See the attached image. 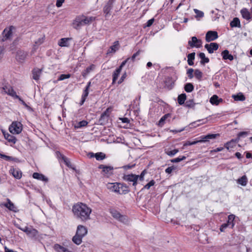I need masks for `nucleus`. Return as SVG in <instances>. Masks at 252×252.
<instances>
[{
    "label": "nucleus",
    "instance_id": "f257e3e1",
    "mask_svg": "<svg viewBox=\"0 0 252 252\" xmlns=\"http://www.w3.org/2000/svg\"><path fill=\"white\" fill-rule=\"evenodd\" d=\"M72 212L76 219L86 221L90 219L92 209L84 203H78L73 206Z\"/></svg>",
    "mask_w": 252,
    "mask_h": 252
},
{
    "label": "nucleus",
    "instance_id": "f03ea898",
    "mask_svg": "<svg viewBox=\"0 0 252 252\" xmlns=\"http://www.w3.org/2000/svg\"><path fill=\"white\" fill-rule=\"evenodd\" d=\"M95 20V17L93 16L87 17L84 15L77 16L72 23L73 27L76 29H79L81 27L91 24Z\"/></svg>",
    "mask_w": 252,
    "mask_h": 252
},
{
    "label": "nucleus",
    "instance_id": "7ed1b4c3",
    "mask_svg": "<svg viewBox=\"0 0 252 252\" xmlns=\"http://www.w3.org/2000/svg\"><path fill=\"white\" fill-rule=\"evenodd\" d=\"M107 188L112 191L120 194H126L129 191L128 187L126 185L118 183H108Z\"/></svg>",
    "mask_w": 252,
    "mask_h": 252
},
{
    "label": "nucleus",
    "instance_id": "20e7f679",
    "mask_svg": "<svg viewBox=\"0 0 252 252\" xmlns=\"http://www.w3.org/2000/svg\"><path fill=\"white\" fill-rule=\"evenodd\" d=\"M220 136L219 134H208L206 135H202L199 138V139L196 140L195 141L190 142V141H187L184 144V146H189L196 144L198 143H206L209 142L210 140L216 139L217 137Z\"/></svg>",
    "mask_w": 252,
    "mask_h": 252
},
{
    "label": "nucleus",
    "instance_id": "39448f33",
    "mask_svg": "<svg viewBox=\"0 0 252 252\" xmlns=\"http://www.w3.org/2000/svg\"><path fill=\"white\" fill-rule=\"evenodd\" d=\"M98 168L102 170L101 174L104 176L109 177L113 174L114 167L112 166L100 164Z\"/></svg>",
    "mask_w": 252,
    "mask_h": 252
},
{
    "label": "nucleus",
    "instance_id": "423d86ee",
    "mask_svg": "<svg viewBox=\"0 0 252 252\" xmlns=\"http://www.w3.org/2000/svg\"><path fill=\"white\" fill-rule=\"evenodd\" d=\"M110 213L113 217L124 223H127L128 218L126 216L122 215L118 211L114 209L110 210Z\"/></svg>",
    "mask_w": 252,
    "mask_h": 252
},
{
    "label": "nucleus",
    "instance_id": "0eeeda50",
    "mask_svg": "<svg viewBox=\"0 0 252 252\" xmlns=\"http://www.w3.org/2000/svg\"><path fill=\"white\" fill-rule=\"evenodd\" d=\"M191 39V40H189L188 41V45L189 47H187V49H190L193 47L198 48L202 46V42L201 39H197L196 36H193Z\"/></svg>",
    "mask_w": 252,
    "mask_h": 252
},
{
    "label": "nucleus",
    "instance_id": "6e6552de",
    "mask_svg": "<svg viewBox=\"0 0 252 252\" xmlns=\"http://www.w3.org/2000/svg\"><path fill=\"white\" fill-rule=\"evenodd\" d=\"M139 178V175L131 174L126 175L124 176V179L128 182H132V185L135 186Z\"/></svg>",
    "mask_w": 252,
    "mask_h": 252
},
{
    "label": "nucleus",
    "instance_id": "1a4fd4ad",
    "mask_svg": "<svg viewBox=\"0 0 252 252\" xmlns=\"http://www.w3.org/2000/svg\"><path fill=\"white\" fill-rule=\"evenodd\" d=\"M218 38V32L216 31H208L205 36V40L207 42L214 41Z\"/></svg>",
    "mask_w": 252,
    "mask_h": 252
},
{
    "label": "nucleus",
    "instance_id": "9d476101",
    "mask_svg": "<svg viewBox=\"0 0 252 252\" xmlns=\"http://www.w3.org/2000/svg\"><path fill=\"white\" fill-rule=\"evenodd\" d=\"M4 93L10 95L14 98H19V95H17L16 92L10 87L4 86L2 88Z\"/></svg>",
    "mask_w": 252,
    "mask_h": 252
},
{
    "label": "nucleus",
    "instance_id": "9b49d317",
    "mask_svg": "<svg viewBox=\"0 0 252 252\" xmlns=\"http://www.w3.org/2000/svg\"><path fill=\"white\" fill-rule=\"evenodd\" d=\"M205 48L207 50L209 53L212 54L214 53V51H216L219 48V45L215 42H212L210 44H206L205 45Z\"/></svg>",
    "mask_w": 252,
    "mask_h": 252
},
{
    "label": "nucleus",
    "instance_id": "f8f14e48",
    "mask_svg": "<svg viewBox=\"0 0 252 252\" xmlns=\"http://www.w3.org/2000/svg\"><path fill=\"white\" fill-rule=\"evenodd\" d=\"M240 13L242 17L246 20L250 21V20H252V16L247 8H242L240 11Z\"/></svg>",
    "mask_w": 252,
    "mask_h": 252
},
{
    "label": "nucleus",
    "instance_id": "ddd939ff",
    "mask_svg": "<svg viewBox=\"0 0 252 252\" xmlns=\"http://www.w3.org/2000/svg\"><path fill=\"white\" fill-rule=\"evenodd\" d=\"M87 229L84 226L79 225L77 226L76 234L78 235L83 238L87 234Z\"/></svg>",
    "mask_w": 252,
    "mask_h": 252
},
{
    "label": "nucleus",
    "instance_id": "4468645a",
    "mask_svg": "<svg viewBox=\"0 0 252 252\" xmlns=\"http://www.w3.org/2000/svg\"><path fill=\"white\" fill-rule=\"evenodd\" d=\"M45 36L43 35V36L39 38L37 40H36L33 45L32 49L31 51L32 53H34L36 50L38 49L39 46H40L41 44H42L44 41Z\"/></svg>",
    "mask_w": 252,
    "mask_h": 252
},
{
    "label": "nucleus",
    "instance_id": "2eb2a0df",
    "mask_svg": "<svg viewBox=\"0 0 252 252\" xmlns=\"http://www.w3.org/2000/svg\"><path fill=\"white\" fill-rule=\"evenodd\" d=\"M28 53L27 52L20 50L17 52L16 59L20 62H23L27 58Z\"/></svg>",
    "mask_w": 252,
    "mask_h": 252
},
{
    "label": "nucleus",
    "instance_id": "dca6fc26",
    "mask_svg": "<svg viewBox=\"0 0 252 252\" xmlns=\"http://www.w3.org/2000/svg\"><path fill=\"white\" fill-rule=\"evenodd\" d=\"M113 1L112 0H109L106 5L103 8V12L105 14V16H107L108 14H110V12L113 7Z\"/></svg>",
    "mask_w": 252,
    "mask_h": 252
},
{
    "label": "nucleus",
    "instance_id": "f3484780",
    "mask_svg": "<svg viewBox=\"0 0 252 252\" xmlns=\"http://www.w3.org/2000/svg\"><path fill=\"white\" fill-rule=\"evenodd\" d=\"M14 29L13 26H10L8 28H6L3 31V36L4 40H6L10 37L12 35V31ZM4 40V39H3Z\"/></svg>",
    "mask_w": 252,
    "mask_h": 252
},
{
    "label": "nucleus",
    "instance_id": "a211bd4d",
    "mask_svg": "<svg viewBox=\"0 0 252 252\" xmlns=\"http://www.w3.org/2000/svg\"><path fill=\"white\" fill-rule=\"evenodd\" d=\"M221 55L223 60H228L231 61L234 59L233 56L231 54H229L228 50H224L223 51L221 52Z\"/></svg>",
    "mask_w": 252,
    "mask_h": 252
},
{
    "label": "nucleus",
    "instance_id": "6ab92c4d",
    "mask_svg": "<svg viewBox=\"0 0 252 252\" xmlns=\"http://www.w3.org/2000/svg\"><path fill=\"white\" fill-rule=\"evenodd\" d=\"M41 69H39L37 68H34L32 71V78L35 80H38L41 75Z\"/></svg>",
    "mask_w": 252,
    "mask_h": 252
},
{
    "label": "nucleus",
    "instance_id": "aec40b11",
    "mask_svg": "<svg viewBox=\"0 0 252 252\" xmlns=\"http://www.w3.org/2000/svg\"><path fill=\"white\" fill-rule=\"evenodd\" d=\"M7 203L2 204V205L8 208L10 211L16 212L17 209L14 204L9 199L7 198Z\"/></svg>",
    "mask_w": 252,
    "mask_h": 252
},
{
    "label": "nucleus",
    "instance_id": "412c9836",
    "mask_svg": "<svg viewBox=\"0 0 252 252\" xmlns=\"http://www.w3.org/2000/svg\"><path fill=\"white\" fill-rule=\"evenodd\" d=\"M222 98H219L218 96L214 94L210 99V102L213 105H218L220 102L222 101Z\"/></svg>",
    "mask_w": 252,
    "mask_h": 252
},
{
    "label": "nucleus",
    "instance_id": "4be33fe9",
    "mask_svg": "<svg viewBox=\"0 0 252 252\" xmlns=\"http://www.w3.org/2000/svg\"><path fill=\"white\" fill-rule=\"evenodd\" d=\"M238 142V139H232L229 142H227L225 144L224 147L227 150H229L230 148H233L236 146V143Z\"/></svg>",
    "mask_w": 252,
    "mask_h": 252
},
{
    "label": "nucleus",
    "instance_id": "5701e85b",
    "mask_svg": "<svg viewBox=\"0 0 252 252\" xmlns=\"http://www.w3.org/2000/svg\"><path fill=\"white\" fill-rule=\"evenodd\" d=\"M95 66L94 64H91L90 66L86 68L82 73V75L84 78L86 76L95 69Z\"/></svg>",
    "mask_w": 252,
    "mask_h": 252
},
{
    "label": "nucleus",
    "instance_id": "b1692460",
    "mask_svg": "<svg viewBox=\"0 0 252 252\" xmlns=\"http://www.w3.org/2000/svg\"><path fill=\"white\" fill-rule=\"evenodd\" d=\"M32 177L34 179L43 181L45 182H47L48 181V178L46 177L44 175L37 172L34 173L32 175Z\"/></svg>",
    "mask_w": 252,
    "mask_h": 252
},
{
    "label": "nucleus",
    "instance_id": "393cba45",
    "mask_svg": "<svg viewBox=\"0 0 252 252\" xmlns=\"http://www.w3.org/2000/svg\"><path fill=\"white\" fill-rule=\"evenodd\" d=\"M54 249L57 252H72L67 248H64L59 244L55 245Z\"/></svg>",
    "mask_w": 252,
    "mask_h": 252
},
{
    "label": "nucleus",
    "instance_id": "a878e982",
    "mask_svg": "<svg viewBox=\"0 0 252 252\" xmlns=\"http://www.w3.org/2000/svg\"><path fill=\"white\" fill-rule=\"evenodd\" d=\"M195 53L194 52L188 55V63L189 65H193L194 64L193 60L195 58Z\"/></svg>",
    "mask_w": 252,
    "mask_h": 252
},
{
    "label": "nucleus",
    "instance_id": "bb28decb",
    "mask_svg": "<svg viewBox=\"0 0 252 252\" xmlns=\"http://www.w3.org/2000/svg\"><path fill=\"white\" fill-rule=\"evenodd\" d=\"M237 182L238 184L243 186H246L248 183V179L247 176L246 175L243 176L242 177L237 180Z\"/></svg>",
    "mask_w": 252,
    "mask_h": 252
},
{
    "label": "nucleus",
    "instance_id": "cd10ccee",
    "mask_svg": "<svg viewBox=\"0 0 252 252\" xmlns=\"http://www.w3.org/2000/svg\"><path fill=\"white\" fill-rule=\"evenodd\" d=\"M13 176L17 179H20L22 177V172L19 169H13L11 170Z\"/></svg>",
    "mask_w": 252,
    "mask_h": 252
},
{
    "label": "nucleus",
    "instance_id": "c85d7f7f",
    "mask_svg": "<svg viewBox=\"0 0 252 252\" xmlns=\"http://www.w3.org/2000/svg\"><path fill=\"white\" fill-rule=\"evenodd\" d=\"M198 56L201 59V64H204L206 63H209V59L208 58L205 57V55L204 53H200Z\"/></svg>",
    "mask_w": 252,
    "mask_h": 252
},
{
    "label": "nucleus",
    "instance_id": "c756f323",
    "mask_svg": "<svg viewBox=\"0 0 252 252\" xmlns=\"http://www.w3.org/2000/svg\"><path fill=\"white\" fill-rule=\"evenodd\" d=\"M4 138L7 140L9 142H12L13 143H15L16 139L15 137L8 133H5L3 132Z\"/></svg>",
    "mask_w": 252,
    "mask_h": 252
},
{
    "label": "nucleus",
    "instance_id": "7c9ffc66",
    "mask_svg": "<svg viewBox=\"0 0 252 252\" xmlns=\"http://www.w3.org/2000/svg\"><path fill=\"white\" fill-rule=\"evenodd\" d=\"M9 130L12 134H19L22 131V127H9Z\"/></svg>",
    "mask_w": 252,
    "mask_h": 252
},
{
    "label": "nucleus",
    "instance_id": "2f4dec72",
    "mask_svg": "<svg viewBox=\"0 0 252 252\" xmlns=\"http://www.w3.org/2000/svg\"><path fill=\"white\" fill-rule=\"evenodd\" d=\"M235 215H230L228 217V220L227 221V223L230 226V227L233 228L235 225L234 222V220L235 219Z\"/></svg>",
    "mask_w": 252,
    "mask_h": 252
},
{
    "label": "nucleus",
    "instance_id": "473e14b6",
    "mask_svg": "<svg viewBox=\"0 0 252 252\" xmlns=\"http://www.w3.org/2000/svg\"><path fill=\"white\" fill-rule=\"evenodd\" d=\"M82 238L83 237L75 234V235L73 237L72 240L74 243L79 245L81 244L82 242Z\"/></svg>",
    "mask_w": 252,
    "mask_h": 252
},
{
    "label": "nucleus",
    "instance_id": "72a5a7b5",
    "mask_svg": "<svg viewBox=\"0 0 252 252\" xmlns=\"http://www.w3.org/2000/svg\"><path fill=\"white\" fill-rule=\"evenodd\" d=\"M69 40V38H63L60 40L58 44L61 47H67L68 46V41Z\"/></svg>",
    "mask_w": 252,
    "mask_h": 252
},
{
    "label": "nucleus",
    "instance_id": "f704fd0d",
    "mask_svg": "<svg viewBox=\"0 0 252 252\" xmlns=\"http://www.w3.org/2000/svg\"><path fill=\"white\" fill-rule=\"evenodd\" d=\"M230 26L231 27H240V21L238 18L235 17L230 22Z\"/></svg>",
    "mask_w": 252,
    "mask_h": 252
},
{
    "label": "nucleus",
    "instance_id": "c9c22d12",
    "mask_svg": "<svg viewBox=\"0 0 252 252\" xmlns=\"http://www.w3.org/2000/svg\"><path fill=\"white\" fill-rule=\"evenodd\" d=\"M28 235L31 238H35L38 236V232L36 229L31 228Z\"/></svg>",
    "mask_w": 252,
    "mask_h": 252
},
{
    "label": "nucleus",
    "instance_id": "e433bc0d",
    "mask_svg": "<svg viewBox=\"0 0 252 252\" xmlns=\"http://www.w3.org/2000/svg\"><path fill=\"white\" fill-rule=\"evenodd\" d=\"M88 94H89V89H88L87 88H85V89L84 90V91L83 92V94L82 95L81 100L80 102V105H82L83 104V103L85 101L87 97L88 96Z\"/></svg>",
    "mask_w": 252,
    "mask_h": 252
},
{
    "label": "nucleus",
    "instance_id": "4c0bfd02",
    "mask_svg": "<svg viewBox=\"0 0 252 252\" xmlns=\"http://www.w3.org/2000/svg\"><path fill=\"white\" fill-rule=\"evenodd\" d=\"M109 120V117L101 114L99 119V124L100 125H105L107 124Z\"/></svg>",
    "mask_w": 252,
    "mask_h": 252
},
{
    "label": "nucleus",
    "instance_id": "58836bf2",
    "mask_svg": "<svg viewBox=\"0 0 252 252\" xmlns=\"http://www.w3.org/2000/svg\"><path fill=\"white\" fill-rule=\"evenodd\" d=\"M186 99V94H182L179 95L178 97V102L180 105H182L185 103Z\"/></svg>",
    "mask_w": 252,
    "mask_h": 252
},
{
    "label": "nucleus",
    "instance_id": "ea45409f",
    "mask_svg": "<svg viewBox=\"0 0 252 252\" xmlns=\"http://www.w3.org/2000/svg\"><path fill=\"white\" fill-rule=\"evenodd\" d=\"M121 72V70L119 68H117L115 70V71L114 72V73L113 74V80H112L113 84L115 83L116 81L117 80L118 77L119 76Z\"/></svg>",
    "mask_w": 252,
    "mask_h": 252
},
{
    "label": "nucleus",
    "instance_id": "a19ab883",
    "mask_svg": "<svg viewBox=\"0 0 252 252\" xmlns=\"http://www.w3.org/2000/svg\"><path fill=\"white\" fill-rule=\"evenodd\" d=\"M184 89L187 93H190L193 90L194 87L191 83H188L185 85Z\"/></svg>",
    "mask_w": 252,
    "mask_h": 252
},
{
    "label": "nucleus",
    "instance_id": "79ce46f5",
    "mask_svg": "<svg viewBox=\"0 0 252 252\" xmlns=\"http://www.w3.org/2000/svg\"><path fill=\"white\" fill-rule=\"evenodd\" d=\"M233 97L234 100L236 101H243L245 99V96L242 93H239L237 95H234Z\"/></svg>",
    "mask_w": 252,
    "mask_h": 252
},
{
    "label": "nucleus",
    "instance_id": "37998d69",
    "mask_svg": "<svg viewBox=\"0 0 252 252\" xmlns=\"http://www.w3.org/2000/svg\"><path fill=\"white\" fill-rule=\"evenodd\" d=\"M95 158L97 160H101L104 159L106 156L104 153L100 152L95 154Z\"/></svg>",
    "mask_w": 252,
    "mask_h": 252
},
{
    "label": "nucleus",
    "instance_id": "c03bdc74",
    "mask_svg": "<svg viewBox=\"0 0 252 252\" xmlns=\"http://www.w3.org/2000/svg\"><path fill=\"white\" fill-rule=\"evenodd\" d=\"M118 123H123V124H129L130 122V120L127 118H119L118 121Z\"/></svg>",
    "mask_w": 252,
    "mask_h": 252
},
{
    "label": "nucleus",
    "instance_id": "a18cd8bd",
    "mask_svg": "<svg viewBox=\"0 0 252 252\" xmlns=\"http://www.w3.org/2000/svg\"><path fill=\"white\" fill-rule=\"evenodd\" d=\"M171 117V115L170 114H166L164 115L163 116H162L160 120L158 122L159 125H164L163 122L168 118H170Z\"/></svg>",
    "mask_w": 252,
    "mask_h": 252
},
{
    "label": "nucleus",
    "instance_id": "49530a36",
    "mask_svg": "<svg viewBox=\"0 0 252 252\" xmlns=\"http://www.w3.org/2000/svg\"><path fill=\"white\" fill-rule=\"evenodd\" d=\"M140 52V51L139 50L137 52L134 53L132 56L131 57H129V58H127V59H129V62L130 63H133L135 61L136 57L139 55Z\"/></svg>",
    "mask_w": 252,
    "mask_h": 252
},
{
    "label": "nucleus",
    "instance_id": "de8ad7c7",
    "mask_svg": "<svg viewBox=\"0 0 252 252\" xmlns=\"http://www.w3.org/2000/svg\"><path fill=\"white\" fill-rule=\"evenodd\" d=\"M194 76L199 80H201L202 77V72L198 69H195L194 71Z\"/></svg>",
    "mask_w": 252,
    "mask_h": 252
},
{
    "label": "nucleus",
    "instance_id": "09e8293b",
    "mask_svg": "<svg viewBox=\"0 0 252 252\" xmlns=\"http://www.w3.org/2000/svg\"><path fill=\"white\" fill-rule=\"evenodd\" d=\"M119 45V41H116L114 43V45L110 47V49L111 50V52H115L118 49V46Z\"/></svg>",
    "mask_w": 252,
    "mask_h": 252
},
{
    "label": "nucleus",
    "instance_id": "8fccbe9b",
    "mask_svg": "<svg viewBox=\"0 0 252 252\" xmlns=\"http://www.w3.org/2000/svg\"><path fill=\"white\" fill-rule=\"evenodd\" d=\"M0 158L5 159L7 161H13L15 160V158L12 157L8 156L3 154H0Z\"/></svg>",
    "mask_w": 252,
    "mask_h": 252
},
{
    "label": "nucleus",
    "instance_id": "3c124183",
    "mask_svg": "<svg viewBox=\"0 0 252 252\" xmlns=\"http://www.w3.org/2000/svg\"><path fill=\"white\" fill-rule=\"evenodd\" d=\"M70 74H62L61 75H60V76H59L58 80V81H62V80H63L65 79H67V78H69L70 77Z\"/></svg>",
    "mask_w": 252,
    "mask_h": 252
},
{
    "label": "nucleus",
    "instance_id": "603ef678",
    "mask_svg": "<svg viewBox=\"0 0 252 252\" xmlns=\"http://www.w3.org/2000/svg\"><path fill=\"white\" fill-rule=\"evenodd\" d=\"M62 159L63 160L64 162L65 163L66 166H67L68 167H71V163L69 159L64 156H62Z\"/></svg>",
    "mask_w": 252,
    "mask_h": 252
},
{
    "label": "nucleus",
    "instance_id": "864d4df0",
    "mask_svg": "<svg viewBox=\"0 0 252 252\" xmlns=\"http://www.w3.org/2000/svg\"><path fill=\"white\" fill-rule=\"evenodd\" d=\"M249 134V132L247 131H243L239 132L237 135V138L236 139H238V141L239 140L241 137H244L247 136Z\"/></svg>",
    "mask_w": 252,
    "mask_h": 252
},
{
    "label": "nucleus",
    "instance_id": "5fc2aeb1",
    "mask_svg": "<svg viewBox=\"0 0 252 252\" xmlns=\"http://www.w3.org/2000/svg\"><path fill=\"white\" fill-rule=\"evenodd\" d=\"M112 111V107H108L107 108L106 110L102 114L103 115L107 116L108 117H109V115L111 113V112Z\"/></svg>",
    "mask_w": 252,
    "mask_h": 252
},
{
    "label": "nucleus",
    "instance_id": "6e6d98bb",
    "mask_svg": "<svg viewBox=\"0 0 252 252\" xmlns=\"http://www.w3.org/2000/svg\"><path fill=\"white\" fill-rule=\"evenodd\" d=\"M194 11L195 13L196 14V17L201 18V17H203L204 16V13L202 11H200L196 9H194Z\"/></svg>",
    "mask_w": 252,
    "mask_h": 252
},
{
    "label": "nucleus",
    "instance_id": "4d7b16f0",
    "mask_svg": "<svg viewBox=\"0 0 252 252\" xmlns=\"http://www.w3.org/2000/svg\"><path fill=\"white\" fill-rule=\"evenodd\" d=\"M186 157L185 156L180 157L177 158H174L171 160L172 162H179L185 159H186Z\"/></svg>",
    "mask_w": 252,
    "mask_h": 252
},
{
    "label": "nucleus",
    "instance_id": "13d9d810",
    "mask_svg": "<svg viewBox=\"0 0 252 252\" xmlns=\"http://www.w3.org/2000/svg\"><path fill=\"white\" fill-rule=\"evenodd\" d=\"M155 183V181L152 180L150 182H149L148 184H147L144 186V188L148 189L151 188V187L154 186Z\"/></svg>",
    "mask_w": 252,
    "mask_h": 252
},
{
    "label": "nucleus",
    "instance_id": "bf43d9fd",
    "mask_svg": "<svg viewBox=\"0 0 252 252\" xmlns=\"http://www.w3.org/2000/svg\"><path fill=\"white\" fill-rule=\"evenodd\" d=\"M178 151H179L178 149H174L172 151H167L166 153L167 155H168L169 156L172 157V156L175 155L176 154H177L178 152Z\"/></svg>",
    "mask_w": 252,
    "mask_h": 252
},
{
    "label": "nucleus",
    "instance_id": "052dcab7",
    "mask_svg": "<svg viewBox=\"0 0 252 252\" xmlns=\"http://www.w3.org/2000/svg\"><path fill=\"white\" fill-rule=\"evenodd\" d=\"M193 71L194 70L192 68H189L187 71V73L188 74V76L190 79L192 78L193 77Z\"/></svg>",
    "mask_w": 252,
    "mask_h": 252
},
{
    "label": "nucleus",
    "instance_id": "680f3d73",
    "mask_svg": "<svg viewBox=\"0 0 252 252\" xmlns=\"http://www.w3.org/2000/svg\"><path fill=\"white\" fill-rule=\"evenodd\" d=\"M126 63H128L129 64L130 63L129 62V59H126L125 61H123L121 63V65H120V66L118 68H119L121 70H122V69L124 65H125Z\"/></svg>",
    "mask_w": 252,
    "mask_h": 252
},
{
    "label": "nucleus",
    "instance_id": "e2e57ef3",
    "mask_svg": "<svg viewBox=\"0 0 252 252\" xmlns=\"http://www.w3.org/2000/svg\"><path fill=\"white\" fill-rule=\"evenodd\" d=\"M228 226L230 227V226L227 223H224L221 225L220 229V231L223 232L224 229Z\"/></svg>",
    "mask_w": 252,
    "mask_h": 252
},
{
    "label": "nucleus",
    "instance_id": "0e129e2a",
    "mask_svg": "<svg viewBox=\"0 0 252 252\" xmlns=\"http://www.w3.org/2000/svg\"><path fill=\"white\" fill-rule=\"evenodd\" d=\"M174 169L175 167L174 166L168 167L165 169V172L168 174H170Z\"/></svg>",
    "mask_w": 252,
    "mask_h": 252
},
{
    "label": "nucleus",
    "instance_id": "69168bd1",
    "mask_svg": "<svg viewBox=\"0 0 252 252\" xmlns=\"http://www.w3.org/2000/svg\"><path fill=\"white\" fill-rule=\"evenodd\" d=\"M170 81H171V79H168V80H166V81H165L166 86H167V87L169 89H171L172 88V87H173V86H174V83L173 82H172L170 86H168L167 85V83L168 82H170Z\"/></svg>",
    "mask_w": 252,
    "mask_h": 252
},
{
    "label": "nucleus",
    "instance_id": "338daca9",
    "mask_svg": "<svg viewBox=\"0 0 252 252\" xmlns=\"http://www.w3.org/2000/svg\"><path fill=\"white\" fill-rule=\"evenodd\" d=\"M154 20H155L154 18L149 20L146 23V27H149L151 26L152 25V24H153Z\"/></svg>",
    "mask_w": 252,
    "mask_h": 252
},
{
    "label": "nucleus",
    "instance_id": "774afa93",
    "mask_svg": "<svg viewBox=\"0 0 252 252\" xmlns=\"http://www.w3.org/2000/svg\"><path fill=\"white\" fill-rule=\"evenodd\" d=\"M64 0H58L56 4L57 7H60L62 5L63 3L64 2Z\"/></svg>",
    "mask_w": 252,
    "mask_h": 252
}]
</instances>
